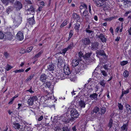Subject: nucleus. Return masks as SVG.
Instances as JSON below:
<instances>
[{
  "label": "nucleus",
  "mask_w": 131,
  "mask_h": 131,
  "mask_svg": "<svg viewBox=\"0 0 131 131\" xmlns=\"http://www.w3.org/2000/svg\"><path fill=\"white\" fill-rule=\"evenodd\" d=\"M67 21L66 20H65L63 23H62L61 25H60V27L61 28L63 27L64 26H66L67 24Z\"/></svg>",
  "instance_id": "ea45409f"
},
{
  "label": "nucleus",
  "mask_w": 131,
  "mask_h": 131,
  "mask_svg": "<svg viewBox=\"0 0 131 131\" xmlns=\"http://www.w3.org/2000/svg\"><path fill=\"white\" fill-rule=\"evenodd\" d=\"M2 2L5 5H7L9 3V0H1Z\"/></svg>",
  "instance_id": "58836bf2"
},
{
  "label": "nucleus",
  "mask_w": 131,
  "mask_h": 131,
  "mask_svg": "<svg viewBox=\"0 0 131 131\" xmlns=\"http://www.w3.org/2000/svg\"><path fill=\"white\" fill-rule=\"evenodd\" d=\"M13 7L12 6H9L6 9V11L9 14L13 10Z\"/></svg>",
  "instance_id": "72a5a7b5"
},
{
  "label": "nucleus",
  "mask_w": 131,
  "mask_h": 131,
  "mask_svg": "<svg viewBox=\"0 0 131 131\" xmlns=\"http://www.w3.org/2000/svg\"><path fill=\"white\" fill-rule=\"evenodd\" d=\"M89 13L88 11L86 9H85L81 15L82 17L83 18H85V19L88 20L89 19Z\"/></svg>",
  "instance_id": "0eeeda50"
},
{
  "label": "nucleus",
  "mask_w": 131,
  "mask_h": 131,
  "mask_svg": "<svg viewBox=\"0 0 131 131\" xmlns=\"http://www.w3.org/2000/svg\"><path fill=\"white\" fill-rule=\"evenodd\" d=\"M37 100V98L36 96H34L32 97H30L27 103L29 105L31 106L33 105L34 101Z\"/></svg>",
  "instance_id": "423d86ee"
},
{
  "label": "nucleus",
  "mask_w": 131,
  "mask_h": 131,
  "mask_svg": "<svg viewBox=\"0 0 131 131\" xmlns=\"http://www.w3.org/2000/svg\"><path fill=\"white\" fill-rule=\"evenodd\" d=\"M24 71V69H19L18 70H16L14 71V72H15V73H20L23 72Z\"/></svg>",
  "instance_id": "49530a36"
},
{
  "label": "nucleus",
  "mask_w": 131,
  "mask_h": 131,
  "mask_svg": "<svg viewBox=\"0 0 131 131\" xmlns=\"http://www.w3.org/2000/svg\"><path fill=\"white\" fill-rule=\"evenodd\" d=\"M13 21L15 26H18L22 21V17L20 15L17 16Z\"/></svg>",
  "instance_id": "20e7f679"
},
{
  "label": "nucleus",
  "mask_w": 131,
  "mask_h": 131,
  "mask_svg": "<svg viewBox=\"0 0 131 131\" xmlns=\"http://www.w3.org/2000/svg\"><path fill=\"white\" fill-rule=\"evenodd\" d=\"M79 63V61L77 59H73L72 61V65L73 67H75L78 66Z\"/></svg>",
  "instance_id": "aec40b11"
},
{
  "label": "nucleus",
  "mask_w": 131,
  "mask_h": 131,
  "mask_svg": "<svg viewBox=\"0 0 131 131\" xmlns=\"http://www.w3.org/2000/svg\"><path fill=\"white\" fill-rule=\"evenodd\" d=\"M97 96L98 94H97L95 93H93L91 94L90 95L89 97L92 100L94 99L95 100H97Z\"/></svg>",
  "instance_id": "412c9836"
},
{
  "label": "nucleus",
  "mask_w": 131,
  "mask_h": 131,
  "mask_svg": "<svg viewBox=\"0 0 131 131\" xmlns=\"http://www.w3.org/2000/svg\"><path fill=\"white\" fill-rule=\"evenodd\" d=\"M114 18H115L114 17H112L108 18V20L110 21L113 20Z\"/></svg>",
  "instance_id": "69168bd1"
},
{
  "label": "nucleus",
  "mask_w": 131,
  "mask_h": 131,
  "mask_svg": "<svg viewBox=\"0 0 131 131\" xmlns=\"http://www.w3.org/2000/svg\"><path fill=\"white\" fill-rule=\"evenodd\" d=\"M125 106L128 113H131V106L128 104L126 103L125 104Z\"/></svg>",
  "instance_id": "b1692460"
},
{
  "label": "nucleus",
  "mask_w": 131,
  "mask_h": 131,
  "mask_svg": "<svg viewBox=\"0 0 131 131\" xmlns=\"http://www.w3.org/2000/svg\"><path fill=\"white\" fill-rule=\"evenodd\" d=\"M122 92L124 93V94H126L128 93H129V91L128 90H126L125 91H124V92L122 91Z\"/></svg>",
  "instance_id": "052dcab7"
},
{
  "label": "nucleus",
  "mask_w": 131,
  "mask_h": 131,
  "mask_svg": "<svg viewBox=\"0 0 131 131\" xmlns=\"http://www.w3.org/2000/svg\"><path fill=\"white\" fill-rule=\"evenodd\" d=\"M42 53V51H40L36 54L34 57V58H37L39 57Z\"/></svg>",
  "instance_id": "f704fd0d"
},
{
  "label": "nucleus",
  "mask_w": 131,
  "mask_h": 131,
  "mask_svg": "<svg viewBox=\"0 0 131 131\" xmlns=\"http://www.w3.org/2000/svg\"><path fill=\"white\" fill-rule=\"evenodd\" d=\"M110 31L111 32V33L112 35H113V29L112 27H111L110 29Z\"/></svg>",
  "instance_id": "680f3d73"
},
{
  "label": "nucleus",
  "mask_w": 131,
  "mask_h": 131,
  "mask_svg": "<svg viewBox=\"0 0 131 131\" xmlns=\"http://www.w3.org/2000/svg\"><path fill=\"white\" fill-rule=\"evenodd\" d=\"M67 50V49H63L62 50V53L64 54H65Z\"/></svg>",
  "instance_id": "338daca9"
},
{
  "label": "nucleus",
  "mask_w": 131,
  "mask_h": 131,
  "mask_svg": "<svg viewBox=\"0 0 131 131\" xmlns=\"http://www.w3.org/2000/svg\"><path fill=\"white\" fill-rule=\"evenodd\" d=\"M118 107L119 110H122L123 109V106L121 103H118Z\"/></svg>",
  "instance_id": "09e8293b"
},
{
  "label": "nucleus",
  "mask_w": 131,
  "mask_h": 131,
  "mask_svg": "<svg viewBox=\"0 0 131 131\" xmlns=\"http://www.w3.org/2000/svg\"><path fill=\"white\" fill-rule=\"evenodd\" d=\"M14 37L13 35L10 32H7L5 34V38L7 39L11 40Z\"/></svg>",
  "instance_id": "9b49d317"
},
{
  "label": "nucleus",
  "mask_w": 131,
  "mask_h": 131,
  "mask_svg": "<svg viewBox=\"0 0 131 131\" xmlns=\"http://www.w3.org/2000/svg\"><path fill=\"white\" fill-rule=\"evenodd\" d=\"M72 17L74 19H79L80 18L79 15L75 13L73 14Z\"/></svg>",
  "instance_id": "cd10ccee"
},
{
  "label": "nucleus",
  "mask_w": 131,
  "mask_h": 131,
  "mask_svg": "<svg viewBox=\"0 0 131 131\" xmlns=\"http://www.w3.org/2000/svg\"><path fill=\"white\" fill-rule=\"evenodd\" d=\"M97 36L104 43L106 42L107 39L102 34H100L98 35Z\"/></svg>",
  "instance_id": "4468645a"
},
{
  "label": "nucleus",
  "mask_w": 131,
  "mask_h": 131,
  "mask_svg": "<svg viewBox=\"0 0 131 131\" xmlns=\"http://www.w3.org/2000/svg\"><path fill=\"white\" fill-rule=\"evenodd\" d=\"M15 4L16 5L17 7L19 9H20L22 8V5L20 2L17 1L16 2Z\"/></svg>",
  "instance_id": "4be33fe9"
},
{
  "label": "nucleus",
  "mask_w": 131,
  "mask_h": 131,
  "mask_svg": "<svg viewBox=\"0 0 131 131\" xmlns=\"http://www.w3.org/2000/svg\"><path fill=\"white\" fill-rule=\"evenodd\" d=\"M34 76V74H31L30 76L27 78L25 81L26 82H27L29 81Z\"/></svg>",
  "instance_id": "4c0bfd02"
},
{
  "label": "nucleus",
  "mask_w": 131,
  "mask_h": 131,
  "mask_svg": "<svg viewBox=\"0 0 131 131\" xmlns=\"http://www.w3.org/2000/svg\"><path fill=\"white\" fill-rule=\"evenodd\" d=\"M73 34V30H70V32L69 33V37L68 38V40H69L70 39V38H71V37L72 36Z\"/></svg>",
  "instance_id": "c03bdc74"
},
{
  "label": "nucleus",
  "mask_w": 131,
  "mask_h": 131,
  "mask_svg": "<svg viewBox=\"0 0 131 131\" xmlns=\"http://www.w3.org/2000/svg\"><path fill=\"white\" fill-rule=\"evenodd\" d=\"M127 127V125L126 124H124L123 126L121 127L122 130H124Z\"/></svg>",
  "instance_id": "3c124183"
},
{
  "label": "nucleus",
  "mask_w": 131,
  "mask_h": 131,
  "mask_svg": "<svg viewBox=\"0 0 131 131\" xmlns=\"http://www.w3.org/2000/svg\"><path fill=\"white\" fill-rule=\"evenodd\" d=\"M96 53V56L98 58H99L100 56H102L104 59L106 60L107 58L106 53L103 50H97Z\"/></svg>",
  "instance_id": "f03ea898"
},
{
  "label": "nucleus",
  "mask_w": 131,
  "mask_h": 131,
  "mask_svg": "<svg viewBox=\"0 0 131 131\" xmlns=\"http://www.w3.org/2000/svg\"><path fill=\"white\" fill-rule=\"evenodd\" d=\"M78 54L79 57H84L83 54L81 51L79 52Z\"/></svg>",
  "instance_id": "864d4df0"
},
{
  "label": "nucleus",
  "mask_w": 131,
  "mask_h": 131,
  "mask_svg": "<svg viewBox=\"0 0 131 131\" xmlns=\"http://www.w3.org/2000/svg\"><path fill=\"white\" fill-rule=\"evenodd\" d=\"M63 70L64 73L66 75H68L70 73V69L67 65L64 64V66Z\"/></svg>",
  "instance_id": "1a4fd4ad"
},
{
  "label": "nucleus",
  "mask_w": 131,
  "mask_h": 131,
  "mask_svg": "<svg viewBox=\"0 0 131 131\" xmlns=\"http://www.w3.org/2000/svg\"><path fill=\"white\" fill-rule=\"evenodd\" d=\"M32 87H30V88L28 90H27V91L29 92L30 93H32L34 92L32 90Z\"/></svg>",
  "instance_id": "6e6d98bb"
},
{
  "label": "nucleus",
  "mask_w": 131,
  "mask_h": 131,
  "mask_svg": "<svg viewBox=\"0 0 131 131\" xmlns=\"http://www.w3.org/2000/svg\"><path fill=\"white\" fill-rule=\"evenodd\" d=\"M99 111V107H95L93 110V111L91 112V114H93L94 113H96L98 112Z\"/></svg>",
  "instance_id": "a878e982"
},
{
  "label": "nucleus",
  "mask_w": 131,
  "mask_h": 131,
  "mask_svg": "<svg viewBox=\"0 0 131 131\" xmlns=\"http://www.w3.org/2000/svg\"><path fill=\"white\" fill-rule=\"evenodd\" d=\"M92 54V52H88L84 56V58H91L90 57Z\"/></svg>",
  "instance_id": "2f4dec72"
},
{
  "label": "nucleus",
  "mask_w": 131,
  "mask_h": 131,
  "mask_svg": "<svg viewBox=\"0 0 131 131\" xmlns=\"http://www.w3.org/2000/svg\"><path fill=\"white\" fill-rule=\"evenodd\" d=\"M82 41L83 44L85 46L89 45L91 42L90 40L88 38H82Z\"/></svg>",
  "instance_id": "6e6552de"
},
{
  "label": "nucleus",
  "mask_w": 131,
  "mask_h": 131,
  "mask_svg": "<svg viewBox=\"0 0 131 131\" xmlns=\"http://www.w3.org/2000/svg\"><path fill=\"white\" fill-rule=\"evenodd\" d=\"M129 73L128 72L127 70L124 71L123 73V75L125 77L127 78L128 76Z\"/></svg>",
  "instance_id": "e433bc0d"
},
{
  "label": "nucleus",
  "mask_w": 131,
  "mask_h": 131,
  "mask_svg": "<svg viewBox=\"0 0 131 131\" xmlns=\"http://www.w3.org/2000/svg\"><path fill=\"white\" fill-rule=\"evenodd\" d=\"M45 84V87L46 88L47 87L50 89L51 91H53V87L52 85H51V84L50 82H47L43 84Z\"/></svg>",
  "instance_id": "dca6fc26"
},
{
  "label": "nucleus",
  "mask_w": 131,
  "mask_h": 131,
  "mask_svg": "<svg viewBox=\"0 0 131 131\" xmlns=\"http://www.w3.org/2000/svg\"><path fill=\"white\" fill-rule=\"evenodd\" d=\"M99 83L103 87H104L105 86V81L103 80L101 81Z\"/></svg>",
  "instance_id": "37998d69"
},
{
  "label": "nucleus",
  "mask_w": 131,
  "mask_h": 131,
  "mask_svg": "<svg viewBox=\"0 0 131 131\" xmlns=\"http://www.w3.org/2000/svg\"><path fill=\"white\" fill-rule=\"evenodd\" d=\"M14 99L13 97L10 99V101L8 103L9 104H12L13 101H14Z\"/></svg>",
  "instance_id": "4d7b16f0"
},
{
  "label": "nucleus",
  "mask_w": 131,
  "mask_h": 131,
  "mask_svg": "<svg viewBox=\"0 0 131 131\" xmlns=\"http://www.w3.org/2000/svg\"><path fill=\"white\" fill-rule=\"evenodd\" d=\"M128 63L127 61H123L121 62L120 64L122 66H124Z\"/></svg>",
  "instance_id": "79ce46f5"
},
{
  "label": "nucleus",
  "mask_w": 131,
  "mask_h": 131,
  "mask_svg": "<svg viewBox=\"0 0 131 131\" xmlns=\"http://www.w3.org/2000/svg\"><path fill=\"white\" fill-rule=\"evenodd\" d=\"M72 129L73 131H76L77 129L76 128L75 126H74L72 127Z\"/></svg>",
  "instance_id": "0e129e2a"
},
{
  "label": "nucleus",
  "mask_w": 131,
  "mask_h": 131,
  "mask_svg": "<svg viewBox=\"0 0 131 131\" xmlns=\"http://www.w3.org/2000/svg\"><path fill=\"white\" fill-rule=\"evenodd\" d=\"M33 48V47H30L29 48H28L27 49V50H26V51H23V52H21L20 53H25L26 52H29Z\"/></svg>",
  "instance_id": "c756f323"
},
{
  "label": "nucleus",
  "mask_w": 131,
  "mask_h": 131,
  "mask_svg": "<svg viewBox=\"0 0 131 131\" xmlns=\"http://www.w3.org/2000/svg\"><path fill=\"white\" fill-rule=\"evenodd\" d=\"M43 118V116L42 115L40 116V117L38 118L37 120L38 121H40L42 120Z\"/></svg>",
  "instance_id": "13d9d810"
},
{
  "label": "nucleus",
  "mask_w": 131,
  "mask_h": 131,
  "mask_svg": "<svg viewBox=\"0 0 131 131\" xmlns=\"http://www.w3.org/2000/svg\"><path fill=\"white\" fill-rule=\"evenodd\" d=\"M125 3L124 5L127 6V7H129L131 6V2L130 1H128L124 2Z\"/></svg>",
  "instance_id": "7c9ffc66"
},
{
  "label": "nucleus",
  "mask_w": 131,
  "mask_h": 131,
  "mask_svg": "<svg viewBox=\"0 0 131 131\" xmlns=\"http://www.w3.org/2000/svg\"><path fill=\"white\" fill-rule=\"evenodd\" d=\"M106 108L104 107H103L102 108H101V114L102 115L104 114L106 112Z\"/></svg>",
  "instance_id": "c9c22d12"
},
{
  "label": "nucleus",
  "mask_w": 131,
  "mask_h": 131,
  "mask_svg": "<svg viewBox=\"0 0 131 131\" xmlns=\"http://www.w3.org/2000/svg\"><path fill=\"white\" fill-rule=\"evenodd\" d=\"M101 73H102L103 75L105 76L106 77L107 76V72L105 71L104 70H101Z\"/></svg>",
  "instance_id": "de8ad7c7"
},
{
  "label": "nucleus",
  "mask_w": 131,
  "mask_h": 131,
  "mask_svg": "<svg viewBox=\"0 0 131 131\" xmlns=\"http://www.w3.org/2000/svg\"><path fill=\"white\" fill-rule=\"evenodd\" d=\"M80 27V24L79 23H77L75 25V28L76 30H77V31H78Z\"/></svg>",
  "instance_id": "a19ab883"
},
{
  "label": "nucleus",
  "mask_w": 131,
  "mask_h": 131,
  "mask_svg": "<svg viewBox=\"0 0 131 131\" xmlns=\"http://www.w3.org/2000/svg\"><path fill=\"white\" fill-rule=\"evenodd\" d=\"M58 60L57 66L59 67H61L62 66V65L63 64L64 62L62 59V57H59L58 58Z\"/></svg>",
  "instance_id": "2eb2a0df"
},
{
  "label": "nucleus",
  "mask_w": 131,
  "mask_h": 131,
  "mask_svg": "<svg viewBox=\"0 0 131 131\" xmlns=\"http://www.w3.org/2000/svg\"><path fill=\"white\" fill-rule=\"evenodd\" d=\"M79 115L77 111L75 109L73 108L71 109L70 115L71 116V118L73 121H74L75 119L78 117Z\"/></svg>",
  "instance_id": "f257e3e1"
},
{
  "label": "nucleus",
  "mask_w": 131,
  "mask_h": 131,
  "mask_svg": "<svg viewBox=\"0 0 131 131\" xmlns=\"http://www.w3.org/2000/svg\"><path fill=\"white\" fill-rule=\"evenodd\" d=\"M17 35V39L19 40H21L24 39L23 34L21 31H18Z\"/></svg>",
  "instance_id": "ddd939ff"
},
{
  "label": "nucleus",
  "mask_w": 131,
  "mask_h": 131,
  "mask_svg": "<svg viewBox=\"0 0 131 131\" xmlns=\"http://www.w3.org/2000/svg\"><path fill=\"white\" fill-rule=\"evenodd\" d=\"M89 13L91 14V5L90 4L89 5Z\"/></svg>",
  "instance_id": "e2e57ef3"
},
{
  "label": "nucleus",
  "mask_w": 131,
  "mask_h": 131,
  "mask_svg": "<svg viewBox=\"0 0 131 131\" xmlns=\"http://www.w3.org/2000/svg\"><path fill=\"white\" fill-rule=\"evenodd\" d=\"M62 131H70V127L68 124L65 125L63 126Z\"/></svg>",
  "instance_id": "6ab92c4d"
},
{
  "label": "nucleus",
  "mask_w": 131,
  "mask_h": 131,
  "mask_svg": "<svg viewBox=\"0 0 131 131\" xmlns=\"http://www.w3.org/2000/svg\"><path fill=\"white\" fill-rule=\"evenodd\" d=\"M4 55L5 56L6 58H7L9 56V54L7 52H5Z\"/></svg>",
  "instance_id": "5fc2aeb1"
},
{
  "label": "nucleus",
  "mask_w": 131,
  "mask_h": 131,
  "mask_svg": "<svg viewBox=\"0 0 131 131\" xmlns=\"http://www.w3.org/2000/svg\"><path fill=\"white\" fill-rule=\"evenodd\" d=\"M27 22L30 25H32L35 23L34 16L27 19Z\"/></svg>",
  "instance_id": "a211bd4d"
},
{
  "label": "nucleus",
  "mask_w": 131,
  "mask_h": 131,
  "mask_svg": "<svg viewBox=\"0 0 131 131\" xmlns=\"http://www.w3.org/2000/svg\"><path fill=\"white\" fill-rule=\"evenodd\" d=\"M80 12L82 13L81 10L83 9V8H85V9H87V5L85 3H83L80 6Z\"/></svg>",
  "instance_id": "393cba45"
},
{
  "label": "nucleus",
  "mask_w": 131,
  "mask_h": 131,
  "mask_svg": "<svg viewBox=\"0 0 131 131\" xmlns=\"http://www.w3.org/2000/svg\"><path fill=\"white\" fill-rule=\"evenodd\" d=\"M13 127L16 129H19V128H20L22 129V130H23L24 129L25 127V126L23 128L21 127V126L19 123L15 122L13 123Z\"/></svg>",
  "instance_id": "9d476101"
},
{
  "label": "nucleus",
  "mask_w": 131,
  "mask_h": 131,
  "mask_svg": "<svg viewBox=\"0 0 131 131\" xmlns=\"http://www.w3.org/2000/svg\"><path fill=\"white\" fill-rule=\"evenodd\" d=\"M61 119L63 122L66 124L73 122L71 118H68L67 114H65L63 115Z\"/></svg>",
  "instance_id": "7ed1b4c3"
},
{
  "label": "nucleus",
  "mask_w": 131,
  "mask_h": 131,
  "mask_svg": "<svg viewBox=\"0 0 131 131\" xmlns=\"http://www.w3.org/2000/svg\"><path fill=\"white\" fill-rule=\"evenodd\" d=\"M84 59L86 62H90L91 61V58H84Z\"/></svg>",
  "instance_id": "603ef678"
},
{
  "label": "nucleus",
  "mask_w": 131,
  "mask_h": 131,
  "mask_svg": "<svg viewBox=\"0 0 131 131\" xmlns=\"http://www.w3.org/2000/svg\"><path fill=\"white\" fill-rule=\"evenodd\" d=\"M79 105L81 107H84L85 104L83 101L81 100L79 102Z\"/></svg>",
  "instance_id": "5701e85b"
},
{
  "label": "nucleus",
  "mask_w": 131,
  "mask_h": 131,
  "mask_svg": "<svg viewBox=\"0 0 131 131\" xmlns=\"http://www.w3.org/2000/svg\"><path fill=\"white\" fill-rule=\"evenodd\" d=\"M128 32L129 33V34L131 35V27H130L128 30Z\"/></svg>",
  "instance_id": "774afa93"
},
{
  "label": "nucleus",
  "mask_w": 131,
  "mask_h": 131,
  "mask_svg": "<svg viewBox=\"0 0 131 131\" xmlns=\"http://www.w3.org/2000/svg\"><path fill=\"white\" fill-rule=\"evenodd\" d=\"M5 34L3 32L1 31H0V39H3L4 37Z\"/></svg>",
  "instance_id": "a18cd8bd"
},
{
  "label": "nucleus",
  "mask_w": 131,
  "mask_h": 131,
  "mask_svg": "<svg viewBox=\"0 0 131 131\" xmlns=\"http://www.w3.org/2000/svg\"><path fill=\"white\" fill-rule=\"evenodd\" d=\"M13 67L12 66L7 64L5 67V69L7 71H8L12 68Z\"/></svg>",
  "instance_id": "473e14b6"
},
{
  "label": "nucleus",
  "mask_w": 131,
  "mask_h": 131,
  "mask_svg": "<svg viewBox=\"0 0 131 131\" xmlns=\"http://www.w3.org/2000/svg\"><path fill=\"white\" fill-rule=\"evenodd\" d=\"M54 65L53 64L50 65L48 67V70L50 71H53L54 70Z\"/></svg>",
  "instance_id": "bb28decb"
},
{
  "label": "nucleus",
  "mask_w": 131,
  "mask_h": 131,
  "mask_svg": "<svg viewBox=\"0 0 131 131\" xmlns=\"http://www.w3.org/2000/svg\"><path fill=\"white\" fill-rule=\"evenodd\" d=\"M99 43L98 42H94L92 43L91 45V49L93 50H96L98 48Z\"/></svg>",
  "instance_id": "f8f14e48"
},
{
  "label": "nucleus",
  "mask_w": 131,
  "mask_h": 131,
  "mask_svg": "<svg viewBox=\"0 0 131 131\" xmlns=\"http://www.w3.org/2000/svg\"><path fill=\"white\" fill-rule=\"evenodd\" d=\"M113 124V120L111 118L109 120L108 124V126L110 128H111Z\"/></svg>",
  "instance_id": "c85d7f7f"
},
{
  "label": "nucleus",
  "mask_w": 131,
  "mask_h": 131,
  "mask_svg": "<svg viewBox=\"0 0 131 131\" xmlns=\"http://www.w3.org/2000/svg\"><path fill=\"white\" fill-rule=\"evenodd\" d=\"M103 68L105 70H108L107 65H104L103 66Z\"/></svg>",
  "instance_id": "bf43d9fd"
},
{
  "label": "nucleus",
  "mask_w": 131,
  "mask_h": 131,
  "mask_svg": "<svg viewBox=\"0 0 131 131\" xmlns=\"http://www.w3.org/2000/svg\"><path fill=\"white\" fill-rule=\"evenodd\" d=\"M47 78V76L45 73L42 74L40 77V80L42 82H45Z\"/></svg>",
  "instance_id": "f3484780"
},
{
  "label": "nucleus",
  "mask_w": 131,
  "mask_h": 131,
  "mask_svg": "<svg viewBox=\"0 0 131 131\" xmlns=\"http://www.w3.org/2000/svg\"><path fill=\"white\" fill-rule=\"evenodd\" d=\"M30 7L28 8V6H25V13L26 14H28L31 13H34L35 12V8L32 5L30 6Z\"/></svg>",
  "instance_id": "39448f33"
},
{
  "label": "nucleus",
  "mask_w": 131,
  "mask_h": 131,
  "mask_svg": "<svg viewBox=\"0 0 131 131\" xmlns=\"http://www.w3.org/2000/svg\"><path fill=\"white\" fill-rule=\"evenodd\" d=\"M85 30H86V32L87 33H88L89 34L92 33L91 35H92V34H93V33L94 32L93 31L91 30H89V29H86Z\"/></svg>",
  "instance_id": "8fccbe9b"
}]
</instances>
